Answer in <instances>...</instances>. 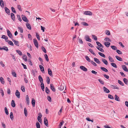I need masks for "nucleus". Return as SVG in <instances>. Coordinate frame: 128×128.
Instances as JSON below:
<instances>
[{
  "mask_svg": "<svg viewBox=\"0 0 128 128\" xmlns=\"http://www.w3.org/2000/svg\"><path fill=\"white\" fill-rule=\"evenodd\" d=\"M7 32L8 36L11 38H13V36L10 31L8 29L7 30Z\"/></svg>",
  "mask_w": 128,
  "mask_h": 128,
  "instance_id": "1",
  "label": "nucleus"
},
{
  "mask_svg": "<svg viewBox=\"0 0 128 128\" xmlns=\"http://www.w3.org/2000/svg\"><path fill=\"white\" fill-rule=\"evenodd\" d=\"M33 42L34 45L36 46L37 48H38V43L36 38L34 39L33 40Z\"/></svg>",
  "mask_w": 128,
  "mask_h": 128,
  "instance_id": "2",
  "label": "nucleus"
},
{
  "mask_svg": "<svg viewBox=\"0 0 128 128\" xmlns=\"http://www.w3.org/2000/svg\"><path fill=\"white\" fill-rule=\"evenodd\" d=\"M21 16L23 20L24 21L26 22H28V20L27 19L26 16H25L23 15H22Z\"/></svg>",
  "mask_w": 128,
  "mask_h": 128,
  "instance_id": "3",
  "label": "nucleus"
},
{
  "mask_svg": "<svg viewBox=\"0 0 128 128\" xmlns=\"http://www.w3.org/2000/svg\"><path fill=\"white\" fill-rule=\"evenodd\" d=\"M104 91L106 93H108L110 92V90L105 86L103 87Z\"/></svg>",
  "mask_w": 128,
  "mask_h": 128,
  "instance_id": "4",
  "label": "nucleus"
},
{
  "mask_svg": "<svg viewBox=\"0 0 128 128\" xmlns=\"http://www.w3.org/2000/svg\"><path fill=\"white\" fill-rule=\"evenodd\" d=\"M85 38L86 41L89 42H91V40L90 38V37L88 35H86L85 36Z\"/></svg>",
  "mask_w": 128,
  "mask_h": 128,
  "instance_id": "5",
  "label": "nucleus"
},
{
  "mask_svg": "<svg viewBox=\"0 0 128 128\" xmlns=\"http://www.w3.org/2000/svg\"><path fill=\"white\" fill-rule=\"evenodd\" d=\"M84 14L86 15L91 16L92 15V13L89 11H86L84 12Z\"/></svg>",
  "mask_w": 128,
  "mask_h": 128,
  "instance_id": "6",
  "label": "nucleus"
},
{
  "mask_svg": "<svg viewBox=\"0 0 128 128\" xmlns=\"http://www.w3.org/2000/svg\"><path fill=\"white\" fill-rule=\"evenodd\" d=\"M16 95L17 96L18 98H20V93L18 92V90H16V93H15Z\"/></svg>",
  "mask_w": 128,
  "mask_h": 128,
  "instance_id": "7",
  "label": "nucleus"
},
{
  "mask_svg": "<svg viewBox=\"0 0 128 128\" xmlns=\"http://www.w3.org/2000/svg\"><path fill=\"white\" fill-rule=\"evenodd\" d=\"M80 68L84 71L86 72L87 70V68L84 66H80Z\"/></svg>",
  "mask_w": 128,
  "mask_h": 128,
  "instance_id": "8",
  "label": "nucleus"
},
{
  "mask_svg": "<svg viewBox=\"0 0 128 128\" xmlns=\"http://www.w3.org/2000/svg\"><path fill=\"white\" fill-rule=\"evenodd\" d=\"M4 9L8 15H9L10 14V11L6 7H5Z\"/></svg>",
  "mask_w": 128,
  "mask_h": 128,
  "instance_id": "9",
  "label": "nucleus"
},
{
  "mask_svg": "<svg viewBox=\"0 0 128 128\" xmlns=\"http://www.w3.org/2000/svg\"><path fill=\"white\" fill-rule=\"evenodd\" d=\"M12 40L13 42H14V44L15 45L18 46H19L18 42V41L15 40L14 39H12Z\"/></svg>",
  "mask_w": 128,
  "mask_h": 128,
  "instance_id": "10",
  "label": "nucleus"
},
{
  "mask_svg": "<svg viewBox=\"0 0 128 128\" xmlns=\"http://www.w3.org/2000/svg\"><path fill=\"white\" fill-rule=\"evenodd\" d=\"M122 68L123 70L126 72H127L128 68L125 65H122Z\"/></svg>",
  "mask_w": 128,
  "mask_h": 128,
  "instance_id": "11",
  "label": "nucleus"
},
{
  "mask_svg": "<svg viewBox=\"0 0 128 128\" xmlns=\"http://www.w3.org/2000/svg\"><path fill=\"white\" fill-rule=\"evenodd\" d=\"M11 18L14 21L15 20V16L14 14L12 13L10 14Z\"/></svg>",
  "mask_w": 128,
  "mask_h": 128,
  "instance_id": "12",
  "label": "nucleus"
},
{
  "mask_svg": "<svg viewBox=\"0 0 128 128\" xmlns=\"http://www.w3.org/2000/svg\"><path fill=\"white\" fill-rule=\"evenodd\" d=\"M39 67L42 72L43 73H44V69L42 65H39Z\"/></svg>",
  "mask_w": 128,
  "mask_h": 128,
  "instance_id": "13",
  "label": "nucleus"
},
{
  "mask_svg": "<svg viewBox=\"0 0 128 128\" xmlns=\"http://www.w3.org/2000/svg\"><path fill=\"white\" fill-rule=\"evenodd\" d=\"M50 88L54 92H55L56 91V89L55 88H54L53 84H51L50 85Z\"/></svg>",
  "mask_w": 128,
  "mask_h": 128,
  "instance_id": "14",
  "label": "nucleus"
},
{
  "mask_svg": "<svg viewBox=\"0 0 128 128\" xmlns=\"http://www.w3.org/2000/svg\"><path fill=\"white\" fill-rule=\"evenodd\" d=\"M48 74L51 76H52L53 75L52 73V72L50 68H48Z\"/></svg>",
  "mask_w": 128,
  "mask_h": 128,
  "instance_id": "15",
  "label": "nucleus"
},
{
  "mask_svg": "<svg viewBox=\"0 0 128 128\" xmlns=\"http://www.w3.org/2000/svg\"><path fill=\"white\" fill-rule=\"evenodd\" d=\"M104 44L105 46L107 47H108L110 45V43L109 42H104Z\"/></svg>",
  "mask_w": 128,
  "mask_h": 128,
  "instance_id": "16",
  "label": "nucleus"
},
{
  "mask_svg": "<svg viewBox=\"0 0 128 128\" xmlns=\"http://www.w3.org/2000/svg\"><path fill=\"white\" fill-rule=\"evenodd\" d=\"M39 116H38V121L40 122H41L42 120L41 119V117H42V115L41 114H39Z\"/></svg>",
  "mask_w": 128,
  "mask_h": 128,
  "instance_id": "17",
  "label": "nucleus"
},
{
  "mask_svg": "<svg viewBox=\"0 0 128 128\" xmlns=\"http://www.w3.org/2000/svg\"><path fill=\"white\" fill-rule=\"evenodd\" d=\"M0 6L2 8H4V2L2 0H0Z\"/></svg>",
  "mask_w": 128,
  "mask_h": 128,
  "instance_id": "18",
  "label": "nucleus"
},
{
  "mask_svg": "<svg viewBox=\"0 0 128 128\" xmlns=\"http://www.w3.org/2000/svg\"><path fill=\"white\" fill-rule=\"evenodd\" d=\"M26 26L27 28L29 29H31V26L30 24L28 23H27L26 24Z\"/></svg>",
  "mask_w": 128,
  "mask_h": 128,
  "instance_id": "19",
  "label": "nucleus"
},
{
  "mask_svg": "<svg viewBox=\"0 0 128 128\" xmlns=\"http://www.w3.org/2000/svg\"><path fill=\"white\" fill-rule=\"evenodd\" d=\"M94 61L96 62V63L98 64H100V61L99 59H98L96 58H94Z\"/></svg>",
  "mask_w": 128,
  "mask_h": 128,
  "instance_id": "20",
  "label": "nucleus"
},
{
  "mask_svg": "<svg viewBox=\"0 0 128 128\" xmlns=\"http://www.w3.org/2000/svg\"><path fill=\"white\" fill-rule=\"evenodd\" d=\"M102 60L103 62L106 65H107L108 64V62L104 58H102Z\"/></svg>",
  "mask_w": 128,
  "mask_h": 128,
  "instance_id": "21",
  "label": "nucleus"
},
{
  "mask_svg": "<svg viewBox=\"0 0 128 128\" xmlns=\"http://www.w3.org/2000/svg\"><path fill=\"white\" fill-rule=\"evenodd\" d=\"M40 83H43V80L40 75H39L38 77Z\"/></svg>",
  "mask_w": 128,
  "mask_h": 128,
  "instance_id": "22",
  "label": "nucleus"
},
{
  "mask_svg": "<svg viewBox=\"0 0 128 128\" xmlns=\"http://www.w3.org/2000/svg\"><path fill=\"white\" fill-rule=\"evenodd\" d=\"M2 38L3 39H4L5 40V41L6 42H8V40H7L8 38L6 36L4 35H2Z\"/></svg>",
  "mask_w": 128,
  "mask_h": 128,
  "instance_id": "23",
  "label": "nucleus"
},
{
  "mask_svg": "<svg viewBox=\"0 0 128 128\" xmlns=\"http://www.w3.org/2000/svg\"><path fill=\"white\" fill-rule=\"evenodd\" d=\"M35 102L36 101L34 99V98H32V103L33 107L35 106Z\"/></svg>",
  "mask_w": 128,
  "mask_h": 128,
  "instance_id": "24",
  "label": "nucleus"
},
{
  "mask_svg": "<svg viewBox=\"0 0 128 128\" xmlns=\"http://www.w3.org/2000/svg\"><path fill=\"white\" fill-rule=\"evenodd\" d=\"M115 100L118 101H120V100L119 99V98L118 96L116 94L115 95Z\"/></svg>",
  "mask_w": 128,
  "mask_h": 128,
  "instance_id": "25",
  "label": "nucleus"
},
{
  "mask_svg": "<svg viewBox=\"0 0 128 128\" xmlns=\"http://www.w3.org/2000/svg\"><path fill=\"white\" fill-rule=\"evenodd\" d=\"M96 43L97 44L98 46H99L101 47H102V48H104V46L103 45H102L101 44L100 42H99L96 41Z\"/></svg>",
  "mask_w": 128,
  "mask_h": 128,
  "instance_id": "26",
  "label": "nucleus"
},
{
  "mask_svg": "<svg viewBox=\"0 0 128 128\" xmlns=\"http://www.w3.org/2000/svg\"><path fill=\"white\" fill-rule=\"evenodd\" d=\"M40 86H41L42 90L43 91H44V84H43V82L41 83Z\"/></svg>",
  "mask_w": 128,
  "mask_h": 128,
  "instance_id": "27",
  "label": "nucleus"
},
{
  "mask_svg": "<svg viewBox=\"0 0 128 128\" xmlns=\"http://www.w3.org/2000/svg\"><path fill=\"white\" fill-rule=\"evenodd\" d=\"M115 57L116 58V59L120 61H122V58H121L120 57L118 56H116Z\"/></svg>",
  "mask_w": 128,
  "mask_h": 128,
  "instance_id": "28",
  "label": "nucleus"
},
{
  "mask_svg": "<svg viewBox=\"0 0 128 128\" xmlns=\"http://www.w3.org/2000/svg\"><path fill=\"white\" fill-rule=\"evenodd\" d=\"M26 101L27 104H29L30 102L29 99L28 95H27L26 96Z\"/></svg>",
  "mask_w": 128,
  "mask_h": 128,
  "instance_id": "29",
  "label": "nucleus"
},
{
  "mask_svg": "<svg viewBox=\"0 0 128 128\" xmlns=\"http://www.w3.org/2000/svg\"><path fill=\"white\" fill-rule=\"evenodd\" d=\"M11 105L14 108L15 106V104L14 102V100H12V101L11 102Z\"/></svg>",
  "mask_w": 128,
  "mask_h": 128,
  "instance_id": "30",
  "label": "nucleus"
},
{
  "mask_svg": "<svg viewBox=\"0 0 128 128\" xmlns=\"http://www.w3.org/2000/svg\"><path fill=\"white\" fill-rule=\"evenodd\" d=\"M24 112L25 115V116L26 117L28 115V112L26 108H24Z\"/></svg>",
  "mask_w": 128,
  "mask_h": 128,
  "instance_id": "31",
  "label": "nucleus"
},
{
  "mask_svg": "<svg viewBox=\"0 0 128 128\" xmlns=\"http://www.w3.org/2000/svg\"><path fill=\"white\" fill-rule=\"evenodd\" d=\"M100 69L103 71L106 72H108V71L107 69L104 67H101Z\"/></svg>",
  "mask_w": 128,
  "mask_h": 128,
  "instance_id": "32",
  "label": "nucleus"
},
{
  "mask_svg": "<svg viewBox=\"0 0 128 128\" xmlns=\"http://www.w3.org/2000/svg\"><path fill=\"white\" fill-rule=\"evenodd\" d=\"M64 86L61 85L60 87L58 88L59 89L60 91L63 90L64 89Z\"/></svg>",
  "mask_w": 128,
  "mask_h": 128,
  "instance_id": "33",
  "label": "nucleus"
},
{
  "mask_svg": "<svg viewBox=\"0 0 128 128\" xmlns=\"http://www.w3.org/2000/svg\"><path fill=\"white\" fill-rule=\"evenodd\" d=\"M109 61L111 62H114V60H113V59L110 56H109L108 57Z\"/></svg>",
  "mask_w": 128,
  "mask_h": 128,
  "instance_id": "34",
  "label": "nucleus"
},
{
  "mask_svg": "<svg viewBox=\"0 0 128 128\" xmlns=\"http://www.w3.org/2000/svg\"><path fill=\"white\" fill-rule=\"evenodd\" d=\"M10 117L11 120H13L14 119V116L13 113L12 112H11L10 113Z\"/></svg>",
  "mask_w": 128,
  "mask_h": 128,
  "instance_id": "35",
  "label": "nucleus"
},
{
  "mask_svg": "<svg viewBox=\"0 0 128 128\" xmlns=\"http://www.w3.org/2000/svg\"><path fill=\"white\" fill-rule=\"evenodd\" d=\"M124 81L125 84H128V80L125 78L123 79Z\"/></svg>",
  "mask_w": 128,
  "mask_h": 128,
  "instance_id": "36",
  "label": "nucleus"
},
{
  "mask_svg": "<svg viewBox=\"0 0 128 128\" xmlns=\"http://www.w3.org/2000/svg\"><path fill=\"white\" fill-rule=\"evenodd\" d=\"M98 54L100 56L103 57L104 58H105L106 57L105 56V55L104 54H103L102 53L100 52H98Z\"/></svg>",
  "mask_w": 128,
  "mask_h": 128,
  "instance_id": "37",
  "label": "nucleus"
},
{
  "mask_svg": "<svg viewBox=\"0 0 128 128\" xmlns=\"http://www.w3.org/2000/svg\"><path fill=\"white\" fill-rule=\"evenodd\" d=\"M89 51L94 56H96V54L94 52L93 50L91 48L89 49Z\"/></svg>",
  "mask_w": 128,
  "mask_h": 128,
  "instance_id": "38",
  "label": "nucleus"
},
{
  "mask_svg": "<svg viewBox=\"0 0 128 128\" xmlns=\"http://www.w3.org/2000/svg\"><path fill=\"white\" fill-rule=\"evenodd\" d=\"M22 58L26 62L27 61V57L26 56H22Z\"/></svg>",
  "mask_w": 128,
  "mask_h": 128,
  "instance_id": "39",
  "label": "nucleus"
},
{
  "mask_svg": "<svg viewBox=\"0 0 128 128\" xmlns=\"http://www.w3.org/2000/svg\"><path fill=\"white\" fill-rule=\"evenodd\" d=\"M0 82L2 84H4V79L2 77H0Z\"/></svg>",
  "mask_w": 128,
  "mask_h": 128,
  "instance_id": "40",
  "label": "nucleus"
},
{
  "mask_svg": "<svg viewBox=\"0 0 128 128\" xmlns=\"http://www.w3.org/2000/svg\"><path fill=\"white\" fill-rule=\"evenodd\" d=\"M16 52L20 56L22 55V52L20 50H16Z\"/></svg>",
  "mask_w": 128,
  "mask_h": 128,
  "instance_id": "41",
  "label": "nucleus"
},
{
  "mask_svg": "<svg viewBox=\"0 0 128 128\" xmlns=\"http://www.w3.org/2000/svg\"><path fill=\"white\" fill-rule=\"evenodd\" d=\"M111 64L113 67H114L116 68H117V66H116V64L115 63H111Z\"/></svg>",
  "mask_w": 128,
  "mask_h": 128,
  "instance_id": "42",
  "label": "nucleus"
},
{
  "mask_svg": "<svg viewBox=\"0 0 128 128\" xmlns=\"http://www.w3.org/2000/svg\"><path fill=\"white\" fill-rule=\"evenodd\" d=\"M118 83L122 86H123L124 85V84L120 80H118Z\"/></svg>",
  "mask_w": 128,
  "mask_h": 128,
  "instance_id": "43",
  "label": "nucleus"
},
{
  "mask_svg": "<svg viewBox=\"0 0 128 128\" xmlns=\"http://www.w3.org/2000/svg\"><path fill=\"white\" fill-rule=\"evenodd\" d=\"M8 43L10 45H11L12 46H14V44L12 41L10 40H8Z\"/></svg>",
  "mask_w": 128,
  "mask_h": 128,
  "instance_id": "44",
  "label": "nucleus"
},
{
  "mask_svg": "<svg viewBox=\"0 0 128 128\" xmlns=\"http://www.w3.org/2000/svg\"><path fill=\"white\" fill-rule=\"evenodd\" d=\"M4 110L6 114V115H8V113L7 108L6 107H5Z\"/></svg>",
  "mask_w": 128,
  "mask_h": 128,
  "instance_id": "45",
  "label": "nucleus"
},
{
  "mask_svg": "<svg viewBox=\"0 0 128 128\" xmlns=\"http://www.w3.org/2000/svg\"><path fill=\"white\" fill-rule=\"evenodd\" d=\"M2 48L3 50H6V52H8V47L6 46H4L2 47Z\"/></svg>",
  "mask_w": 128,
  "mask_h": 128,
  "instance_id": "46",
  "label": "nucleus"
},
{
  "mask_svg": "<svg viewBox=\"0 0 128 128\" xmlns=\"http://www.w3.org/2000/svg\"><path fill=\"white\" fill-rule=\"evenodd\" d=\"M85 58L86 60L88 62H91V60L90 58L87 56H86Z\"/></svg>",
  "mask_w": 128,
  "mask_h": 128,
  "instance_id": "47",
  "label": "nucleus"
},
{
  "mask_svg": "<svg viewBox=\"0 0 128 128\" xmlns=\"http://www.w3.org/2000/svg\"><path fill=\"white\" fill-rule=\"evenodd\" d=\"M17 18L18 19V20H19L20 22H21L22 21V19L21 18V17L19 15H17Z\"/></svg>",
  "mask_w": 128,
  "mask_h": 128,
  "instance_id": "48",
  "label": "nucleus"
},
{
  "mask_svg": "<svg viewBox=\"0 0 128 128\" xmlns=\"http://www.w3.org/2000/svg\"><path fill=\"white\" fill-rule=\"evenodd\" d=\"M36 126L37 128H40V124L38 122H37V123H36Z\"/></svg>",
  "mask_w": 128,
  "mask_h": 128,
  "instance_id": "49",
  "label": "nucleus"
},
{
  "mask_svg": "<svg viewBox=\"0 0 128 128\" xmlns=\"http://www.w3.org/2000/svg\"><path fill=\"white\" fill-rule=\"evenodd\" d=\"M92 36L94 40L96 41L97 40V38L96 36L92 35Z\"/></svg>",
  "mask_w": 128,
  "mask_h": 128,
  "instance_id": "50",
  "label": "nucleus"
},
{
  "mask_svg": "<svg viewBox=\"0 0 128 128\" xmlns=\"http://www.w3.org/2000/svg\"><path fill=\"white\" fill-rule=\"evenodd\" d=\"M11 9L12 10V11L14 13H16V12L15 10V8L13 7H11Z\"/></svg>",
  "mask_w": 128,
  "mask_h": 128,
  "instance_id": "51",
  "label": "nucleus"
},
{
  "mask_svg": "<svg viewBox=\"0 0 128 128\" xmlns=\"http://www.w3.org/2000/svg\"><path fill=\"white\" fill-rule=\"evenodd\" d=\"M44 57L46 61L48 62L49 60V59L48 58V56L47 54H45L44 55Z\"/></svg>",
  "mask_w": 128,
  "mask_h": 128,
  "instance_id": "52",
  "label": "nucleus"
},
{
  "mask_svg": "<svg viewBox=\"0 0 128 128\" xmlns=\"http://www.w3.org/2000/svg\"><path fill=\"white\" fill-rule=\"evenodd\" d=\"M42 51L44 52L45 53H46V51L45 48L42 46Z\"/></svg>",
  "mask_w": 128,
  "mask_h": 128,
  "instance_id": "53",
  "label": "nucleus"
},
{
  "mask_svg": "<svg viewBox=\"0 0 128 128\" xmlns=\"http://www.w3.org/2000/svg\"><path fill=\"white\" fill-rule=\"evenodd\" d=\"M82 25L85 26H88V24L87 23L84 22L82 23Z\"/></svg>",
  "mask_w": 128,
  "mask_h": 128,
  "instance_id": "54",
  "label": "nucleus"
},
{
  "mask_svg": "<svg viewBox=\"0 0 128 128\" xmlns=\"http://www.w3.org/2000/svg\"><path fill=\"white\" fill-rule=\"evenodd\" d=\"M111 47L112 49H113L114 50H117V48L116 46H111Z\"/></svg>",
  "mask_w": 128,
  "mask_h": 128,
  "instance_id": "55",
  "label": "nucleus"
},
{
  "mask_svg": "<svg viewBox=\"0 0 128 128\" xmlns=\"http://www.w3.org/2000/svg\"><path fill=\"white\" fill-rule=\"evenodd\" d=\"M46 92L48 94L50 92L49 90L47 87L46 88Z\"/></svg>",
  "mask_w": 128,
  "mask_h": 128,
  "instance_id": "56",
  "label": "nucleus"
},
{
  "mask_svg": "<svg viewBox=\"0 0 128 128\" xmlns=\"http://www.w3.org/2000/svg\"><path fill=\"white\" fill-rule=\"evenodd\" d=\"M18 29L20 30V32L21 33H22L23 32V30L22 28L20 27H18Z\"/></svg>",
  "mask_w": 128,
  "mask_h": 128,
  "instance_id": "57",
  "label": "nucleus"
},
{
  "mask_svg": "<svg viewBox=\"0 0 128 128\" xmlns=\"http://www.w3.org/2000/svg\"><path fill=\"white\" fill-rule=\"evenodd\" d=\"M90 63L94 66H97V64L94 62L92 60L91 61Z\"/></svg>",
  "mask_w": 128,
  "mask_h": 128,
  "instance_id": "58",
  "label": "nucleus"
},
{
  "mask_svg": "<svg viewBox=\"0 0 128 128\" xmlns=\"http://www.w3.org/2000/svg\"><path fill=\"white\" fill-rule=\"evenodd\" d=\"M108 98H110V99H114V98L113 97V96L110 95V94H108Z\"/></svg>",
  "mask_w": 128,
  "mask_h": 128,
  "instance_id": "59",
  "label": "nucleus"
},
{
  "mask_svg": "<svg viewBox=\"0 0 128 128\" xmlns=\"http://www.w3.org/2000/svg\"><path fill=\"white\" fill-rule=\"evenodd\" d=\"M21 90L23 92H25V88L24 86H22L21 88Z\"/></svg>",
  "mask_w": 128,
  "mask_h": 128,
  "instance_id": "60",
  "label": "nucleus"
},
{
  "mask_svg": "<svg viewBox=\"0 0 128 128\" xmlns=\"http://www.w3.org/2000/svg\"><path fill=\"white\" fill-rule=\"evenodd\" d=\"M98 80L101 84L103 85L104 84V81L101 80L100 79H98Z\"/></svg>",
  "mask_w": 128,
  "mask_h": 128,
  "instance_id": "61",
  "label": "nucleus"
},
{
  "mask_svg": "<svg viewBox=\"0 0 128 128\" xmlns=\"http://www.w3.org/2000/svg\"><path fill=\"white\" fill-rule=\"evenodd\" d=\"M104 40L111 42V40L109 38H106Z\"/></svg>",
  "mask_w": 128,
  "mask_h": 128,
  "instance_id": "62",
  "label": "nucleus"
},
{
  "mask_svg": "<svg viewBox=\"0 0 128 128\" xmlns=\"http://www.w3.org/2000/svg\"><path fill=\"white\" fill-rule=\"evenodd\" d=\"M116 52L119 54H122V52L120 50H116Z\"/></svg>",
  "mask_w": 128,
  "mask_h": 128,
  "instance_id": "63",
  "label": "nucleus"
},
{
  "mask_svg": "<svg viewBox=\"0 0 128 128\" xmlns=\"http://www.w3.org/2000/svg\"><path fill=\"white\" fill-rule=\"evenodd\" d=\"M47 99L50 102H51L52 101V98L50 96H48Z\"/></svg>",
  "mask_w": 128,
  "mask_h": 128,
  "instance_id": "64",
  "label": "nucleus"
}]
</instances>
